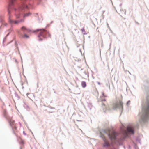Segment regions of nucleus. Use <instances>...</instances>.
<instances>
[{"label":"nucleus","instance_id":"obj_6","mask_svg":"<svg viewBox=\"0 0 149 149\" xmlns=\"http://www.w3.org/2000/svg\"><path fill=\"white\" fill-rule=\"evenodd\" d=\"M127 133L131 134H133L134 131L133 128L130 126H129L127 129V131H125L124 132V135L125 136H127Z\"/></svg>","mask_w":149,"mask_h":149},{"label":"nucleus","instance_id":"obj_4","mask_svg":"<svg viewBox=\"0 0 149 149\" xmlns=\"http://www.w3.org/2000/svg\"><path fill=\"white\" fill-rule=\"evenodd\" d=\"M107 132L109 133V138L111 140L115 139L117 136L116 133L113 130L110 131L109 130H107Z\"/></svg>","mask_w":149,"mask_h":149},{"label":"nucleus","instance_id":"obj_15","mask_svg":"<svg viewBox=\"0 0 149 149\" xmlns=\"http://www.w3.org/2000/svg\"><path fill=\"white\" fill-rule=\"evenodd\" d=\"M81 30L82 32H85V30L84 28L81 29Z\"/></svg>","mask_w":149,"mask_h":149},{"label":"nucleus","instance_id":"obj_12","mask_svg":"<svg viewBox=\"0 0 149 149\" xmlns=\"http://www.w3.org/2000/svg\"><path fill=\"white\" fill-rule=\"evenodd\" d=\"M29 36L26 34H24L23 36V38H29Z\"/></svg>","mask_w":149,"mask_h":149},{"label":"nucleus","instance_id":"obj_5","mask_svg":"<svg viewBox=\"0 0 149 149\" xmlns=\"http://www.w3.org/2000/svg\"><path fill=\"white\" fill-rule=\"evenodd\" d=\"M46 33V30L44 29L40 30V34L38 36L40 40H42L43 38H45Z\"/></svg>","mask_w":149,"mask_h":149},{"label":"nucleus","instance_id":"obj_10","mask_svg":"<svg viewBox=\"0 0 149 149\" xmlns=\"http://www.w3.org/2000/svg\"><path fill=\"white\" fill-rule=\"evenodd\" d=\"M21 30L24 32H27L30 31V30L29 29L26 28L24 26H23L21 28Z\"/></svg>","mask_w":149,"mask_h":149},{"label":"nucleus","instance_id":"obj_13","mask_svg":"<svg viewBox=\"0 0 149 149\" xmlns=\"http://www.w3.org/2000/svg\"><path fill=\"white\" fill-rule=\"evenodd\" d=\"M30 14V13H29L27 14H25L23 16V17L24 18L26 16H28Z\"/></svg>","mask_w":149,"mask_h":149},{"label":"nucleus","instance_id":"obj_9","mask_svg":"<svg viewBox=\"0 0 149 149\" xmlns=\"http://www.w3.org/2000/svg\"><path fill=\"white\" fill-rule=\"evenodd\" d=\"M101 136L103 139V140L104 142V146H110V144L108 141L106 139L103 135H101Z\"/></svg>","mask_w":149,"mask_h":149},{"label":"nucleus","instance_id":"obj_14","mask_svg":"<svg viewBox=\"0 0 149 149\" xmlns=\"http://www.w3.org/2000/svg\"><path fill=\"white\" fill-rule=\"evenodd\" d=\"M31 8L30 6V5H29V6L26 5V8L27 9H29L30 8Z\"/></svg>","mask_w":149,"mask_h":149},{"label":"nucleus","instance_id":"obj_3","mask_svg":"<svg viewBox=\"0 0 149 149\" xmlns=\"http://www.w3.org/2000/svg\"><path fill=\"white\" fill-rule=\"evenodd\" d=\"M24 8V5H23L22 7H19L18 9H15V15L16 18L18 19L20 17V13H21V11L23 10Z\"/></svg>","mask_w":149,"mask_h":149},{"label":"nucleus","instance_id":"obj_7","mask_svg":"<svg viewBox=\"0 0 149 149\" xmlns=\"http://www.w3.org/2000/svg\"><path fill=\"white\" fill-rule=\"evenodd\" d=\"M117 108H123V103L121 101H120L119 102L115 103L113 104V109H115Z\"/></svg>","mask_w":149,"mask_h":149},{"label":"nucleus","instance_id":"obj_16","mask_svg":"<svg viewBox=\"0 0 149 149\" xmlns=\"http://www.w3.org/2000/svg\"><path fill=\"white\" fill-rule=\"evenodd\" d=\"M86 86V84H82V87L84 88Z\"/></svg>","mask_w":149,"mask_h":149},{"label":"nucleus","instance_id":"obj_8","mask_svg":"<svg viewBox=\"0 0 149 149\" xmlns=\"http://www.w3.org/2000/svg\"><path fill=\"white\" fill-rule=\"evenodd\" d=\"M10 125L12 127L14 131H15L17 129V127L15 124V121L14 120L11 119L10 120Z\"/></svg>","mask_w":149,"mask_h":149},{"label":"nucleus","instance_id":"obj_2","mask_svg":"<svg viewBox=\"0 0 149 149\" xmlns=\"http://www.w3.org/2000/svg\"><path fill=\"white\" fill-rule=\"evenodd\" d=\"M143 117L145 119L149 118V102H147L143 105L142 108Z\"/></svg>","mask_w":149,"mask_h":149},{"label":"nucleus","instance_id":"obj_11","mask_svg":"<svg viewBox=\"0 0 149 149\" xmlns=\"http://www.w3.org/2000/svg\"><path fill=\"white\" fill-rule=\"evenodd\" d=\"M18 140L21 144H24V141L20 137H19L18 139Z\"/></svg>","mask_w":149,"mask_h":149},{"label":"nucleus","instance_id":"obj_17","mask_svg":"<svg viewBox=\"0 0 149 149\" xmlns=\"http://www.w3.org/2000/svg\"><path fill=\"white\" fill-rule=\"evenodd\" d=\"M40 1H41V0H39Z\"/></svg>","mask_w":149,"mask_h":149},{"label":"nucleus","instance_id":"obj_1","mask_svg":"<svg viewBox=\"0 0 149 149\" xmlns=\"http://www.w3.org/2000/svg\"><path fill=\"white\" fill-rule=\"evenodd\" d=\"M10 3L9 5V7L8 8V15L9 16L8 17V21L11 24H17L19 23L23 22H24V19H21L19 21L14 20L12 19L10 17V14L11 13V6L13 5L15 1V0H10Z\"/></svg>","mask_w":149,"mask_h":149}]
</instances>
